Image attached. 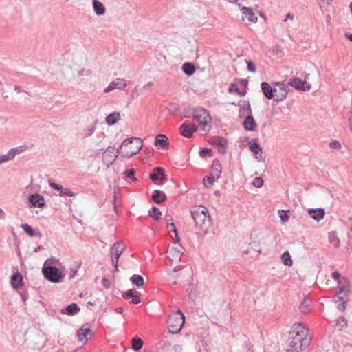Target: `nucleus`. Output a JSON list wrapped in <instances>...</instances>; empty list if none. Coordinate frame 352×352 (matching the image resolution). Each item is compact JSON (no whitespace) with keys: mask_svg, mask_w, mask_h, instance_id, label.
<instances>
[{"mask_svg":"<svg viewBox=\"0 0 352 352\" xmlns=\"http://www.w3.org/2000/svg\"><path fill=\"white\" fill-rule=\"evenodd\" d=\"M331 277L334 280H338V287L333 296L336 302H340L337 308L340 311L346 309V304L349 300V294L350 292V283L347 277H341L340 274L338 271L332 273Z\"/></svg>","mask_w":352,"mask_h":352,"instance_id":"obj_1","label":"nucleus"},{"mask_svg":"<svg viewBox=\"0 0 352 352\" xmlns=\"http://www.w3.org/2000/svg\"><path fill=\"white\" fill-rule=\"evenodd\" d=\"M190 214L195 228L201 231L204 236L206 235L212 225L208 210L203 206H199L191 210Z\"/></svg>","mask_w":352,"mask_h":352,"instance_id":"obj_2","label":"nucleus"},{"mask_svg":"<svg viewBox=\"0 0 352 352\" xmlns=\"http://www.w3.org/2000/svg\"><path fill=\"white\" fill-rule=\"evenodd\" d=\"M309 344V340L307 338V331L301 332V334L289 333V338L286 341L287 352H300L306 348Z\"/></svg>","mask_w":352,"mask_h":352,"instance_id":"obj_3","label":"nucleus"},{"mask_svg":"<svg viewBox=\"0 0 352 352\" xmlns=\"http://www.w3.org/2000/svg\"><path fill=\"white\" fill-rule=\"evenodd\" d=\"M143 146V141L140 138L132 137L125 139L120 146V155L130 158L140 152Z\"/></svg>","mask_w":352,"mask_h":352,"instance_id":"obj_4","label":"nucleus"},{"mask_svg":"<svg viewBox=\"0 0 352 352\" xmlns=\"http://www.w3.org/2000/svg\"><path fill=\"white\" fill-rule=\"evenodd\" d=\"M50 259L45 261L42 267V273L45 279L51 283H60L65 274L56 266L52 265L48 263Z\"/></svg>","mask_w":352,"mask_h":352,"instance_id":"obj_5","label":"nucleus"},{"mask_svg":"<svg viewBox=\"0 0 352 352\" xmlns=\"http://www.w3.org/2000/svg\"><path fill=\"white\" fill-rule=\"evenodd\" d=\"M179 114L182 118H192L196 120L199 123L204 126V129L208 132L211 129V126L209 123L212 120V118L209 113V111H202L201 114H192L191 111H179Z\"/></svg>","mask_w":352,"mask_h":352,"instance_id":"obj_6","label":"nucleus"},{"mask_svg":"<svg viewBox=\"0 0 352 352\" xmlns=\"http://www.w3.org/2000/svg\"><path fill=\"white\" fill-rule=\"evenodd\" d=\"M167 322L169 327L168 333L171 334H177L181 331L185 321L184 318H182L177 314H173L169 316Z\"/></svg>","mask_w":352,"mask_h":352,"instance_id":"obj_7","label":"nucleus"},{"mask_svg":"<svg viewBox=\"0 0 352 352\" xmlns=\"http://www.w3.org/2000/svg\"><path fill=\"white\" fill-rule=\"evenodd\" d=\"M126 245L122 241H117L113 243L111 248V257L115 270H118V263L122 253L126 250Z\"/></svg>","mask_w":352,"mask_h":352,"instance_id":"obj_8","label":"nucleus"},{"mask_svg":"<svg viewBox=\"0 0 352 352\" xmlns=\"http://www.w3.org/2000/svg\"><path fill=\"white\" fill-rule=\"evenodd\" d=\"M208 143L217 149L221 154L227 152L228 141L226 138L221 136H214L208 140Z\"/></svg>","mask_w":352,"mask_h":352,"instance_id":"obj_9","label":"nucleus"},{"mask_svg":"<svg viewBox=\"0 0 352 352\" xmlns=\"http://www.w3.org/2000/svg\"><path fill=\"white\" fill-rule=\"evenodd\" d=\"M120 154V148L109 146L103 153L102 162L107 167L113 164L118 155Z\"/></svg>","mask_w":352,"mask_h":352,"instance_id":"obj_10","label":"nucleus"},{"mask_svg":"<svg viewBox=\"0 0 352 352\" xmlns=\"http://www.w3.org/2000/svg\"><path fill=\"white\" fill-rule=\"evenodd\" d=\"M287 85H288V87L291 86L295 89L302 91H309L311 87L310 83L305 80H302L298 77L291 78Z\"/></svg>","mask_w":352,"mask_h":352,"instance_id":"obj_11","label":"nucleus"},{"mask_svg":"<svg viewBox=\"0 0 352 352\" xmlns=\"http://www.w3.org/2000/svg\"><path fill=\"white\" fill-rule=\"evenodd\" d=\"M274 85L279 87V91H277V92L275 93V97L273 98V99L276 102L282 101L286 98L289 91L288 85L283 82H274Z\"/></svg>","mask_w":352,"mask_h":352,"instance_id":"obj_12","label":"nucleus"},{"mask_svg":"<svg viewBox=\"0 0 352 352\" xmlns=\"http://www.w3.org/2000/svg\"><path fill=\"white\" fill-rule=\"evenodd\" d=\"M249 148L251 152L253 153L254 157L258 161H263L261 158L262 148L261 147L258 140L257 138H253L249 142Z\"/></svg>","mask_w":352,"mask_h":352,"instance_id":"obj_13","label":"nucleus"},{"mask_svg":"<svg viewBox=\"0 0 352 352\" xmlns=\"http://www.w3.org/2000/svg\"><path fill=\"white\" fill-rule=\"evenodd\" d=\"M197 129L198 128L196 125L187 124L186 123L182 124L179 129L180 134L186 138H190Z\"/></svg>","mask_w":352,"mask_h":352,"instance_id":"obj_14","label":"nucleus"},{"mask_svg":"<svg viewBox=\"0 0 352 352\" xmlns=\"http://www.w3.org/2000/svg\"><path fill=\"white\" fill-rule=\"evenodd\" d=\"M28 201L32 207L42 208L45 206V199L40 194H31L28 197Z\"/></svg>","mask_w":352,"mask_h":352,"instance_id":"obj_15","label":"nucleus"},{"mask_svg":"<svg viewBox=\"0 0 352 352\" xmlns=\"http://www.w3.org/2000/svg\"><path fill=\"white\" fill-rule=\"evenodd\" d=\"M261 90L264 96L267 100L273 99L275 97V93L277 92V89L272 87L268 82H262L261 84Z\"/></svg>","mask_w":352,"mask_h":352,"instance_id":"obj_16","label":"nucleus"},{"mask_svg":"<svg viewBox=\"0 0 352 352\" xmlns=\"http://www.w3.org/2000/svg\"><path fill=\"white\" fill-rule=\"evenodd\" d=\"M126 87V80L124 78H116L109 83V86L104 90V93L109 92L113 89L122 90Z\"/></svg>","mask_w":352,"mask_h":352,"instance_id":"obj_17","label":"nucleus"},{"mask_svg":"<svg viewBox=\"0 0 352 352\" xmlns=\"http://www.w3.org/2000/svg\"><path fill=\"white\" fill-rule=\"evenodd\" d=\"M309 215L316 221H320L322 220L325 214L324 209L322 208H309L308 210Z\"/></svg>","mask_w":352,"mask_h":352,"instance_id":"obj_18","label":"nucleus"},{"mask_svg":"<svg viewBox=\"0 0 352 352\" xmlns=\"http://www.w3.org/2000/svg\"><path fill=\"white\" fill-rule=\"evenodd\" d=\"M244 129L249 131H252L256 126V123L252 115V111H249V114L245 117L243 122Z\"/></svg>","mask_w":352,"mask_h":352,"instance_id":"obj_19","label":"nucleus"},{"mask_svg":"<svg viewBox=\"0 0 352 352\" xmlns=\"http://www.w3.org/2000/svg\"><path fill=\"white\" fill-rule=\"evenodd\" d=\"M122 297L124 299L131 298V302L133 304H138L140 302V297L138 295V292L135 289H130L126 292L122 294Z\"/></svg>","mask_w":352,"mask_h":352,"instance_id":"obj_20","label":"nucleus"},{"mask_svg":"<svg viewBox=\"0 0 352 352\" xmlns=\"http://www.w3.org/2000/svg\"><path fill=\"white\" fill-rule=\"evenodd\" d=\"M88 334H91V330L87 323L82 325L76 332V336L79 341H82L84 339L87 340Z\"/></svg>","mask_w":352,"mask_h":352,"instance_id":"obj_21","label":"nucleus"},{"mask_svg":"<svg viewBox=\"0 0 352 352\" xmlns=\"http://www.w3.org/2000/svg\"><path fill=\"white\" fill-rule=\"evenodd\" d=\"M10 283L14 289H19L23 285V276L21 273H14L10 279Z\"/></svg>","mask_w":352,"mask_h":352,"instance_id":"obj_22","label":"nucleus"},{"mask_svg":"<svg viewBox=\"0 0 352 352\" xmlns=\"http://www.w3.org/2000/svg\"><path fill=\"white\" fill-rule=\"evenodd\" d=\"M154 144L155 146L167 149L169 146L168 138L164 134H159L155 137Z\"/></svg>","mask_w":352,"mask_h":352,"instance_id":"obj_23","label":"nucleus"},{"mask_svg":"<svg viewBox=\"0 0 352 352\" xmlns=\"http://www.w3.org/2000/svg\"><path fill=\"white\" fill-rule=\"evenodd\" d=\"M151 199L155 204H161L166 201L167 197L162 190H155L151 195Z\"/></svg>","mask_w":352,"mask_h":352,"instance_id":"obj_24","label":"nucleus"},{"mask_svg":"<svg viewBox=\"0 0 352 352\" xmlns=\"http://www.w3.org/2000/svg\"><path fill=\"white\" fill-rule=\"evenodd\" d=\"M80 307L75 303H71L61 310V313L69 316H74L80 311Z\"/></svg>","mask_w":352,"mask_h":352,"instance_id":"obj_25","label":"nucleus"},{"mask_svg":"<svg viewBox=\"0 0 352 352\" xmlns=\"http://www.w3.org/2000/svg\"><path fill=\"white\" fill-rule=\"evenodd\" d=\"M249 245L258 254L261 252L260 240L256 233H252L250 235V242Z\"/></svg>","mask_w":352,"mask_h":352,"instance_id":"obj_26","label":"nucleus"},{"mask_svg":"<svg viewBox=\"0 0 352 352\" xmlns=\"http://www.w3.org/2000/svg\"><path fill=\"white\" fill-rule=\"evenodd\" d=\"M182 72L187 76H192L196 72L195 63L192 62H185L182 67Z\"/></svg>","mask_w":352,"mask_h":352,"instance_id":"obj_27","label":"nucleus"},{"mask_svg":"<svg viewBox=\"0 0 352 352\" xmlns=\"http://www.w3.org/2000/svg\"><path fill=\"white\" fill-rule=\"evenodd\" d=\"M92 6L96 15L102 16L105 14L106 8L99 0H92Z\"/></svg>","mask_w":352,"mask_h":352,"instance_id":"obj_28","label":"nucleus"},{"mask_svg":"<svg viewBox=\"0 0 352 352\" xmlns=\"http://www.w3.org/2000/svg\"><path fill=\"white\" fill-rule=\"evenodd\" d=\"M27 148L26 145H22L20 146L14 147L10 149L6 155L7 156L8 160H12L14 159V156L17 154H19L23 151H25Z\"/></svg>","mask_w":352,"mask_h":352,"instance_id":"obj_29","label":"nucleus"},{"mask_svg":"<svg viewBox=\"0 0 352 352\" xmlns=\"http://www.w3.org/2000/svg\"><path fill=\"white\" fill-rule=\"evenodd\" d=\"M120 120V115L118 111H113L107 116L105 118L106 123L109 126H113Z\"/></svg>","mask_w":352,"mask_h":352,"instance_id":"obj_30","label":"nucleus"},{"mask_svg":"<svg viewBox=\"0 0 352 352\" xmlns=\"http://www.w3.org/2000/svg\"><path fill=\"white\" fill-rule=\"evenodd\" d=\"M222 166L221 162L218 160H214L211 166V174L214 175L216 178H219L221 176Z\"/></svg>","mask_w":352,"mask_h":352,"instance_id":"obj_31","label":"nucleus"},{"mask_svg":"<svg viewBox=\"0 0 352 352\" xmlns=\"http://www.w3.org/2000/svg\"><path fill=\"white\" fill-rule=\"evenodd\" d=\"M242 13L248 17V20L252 23H256L258 17L253 12L252 9L249 7H243L241 8Z\"/></svg>","mask_w":352,"mask_h":352,"instance_id":"obj_32","label":"nucleus"},{"mask_svg":"<svg viewBox=\"0 0 352 352\" xmlns=\"http://www.w3.org/2000/svg\"><path fill=\"white\" fill-rule=\"evenodd\" d=\"M21 228L23 229L24 232L31 237H38L41 238L42 234L40 232H36L30 225L28 223L21 224Z\"/></svg>","mask_w":352,"mask_h":352,"instance_id":"obj_33","label":"nucleus"},{"mask_svg":"<svg viewBox=\"0 0 352 352\" xmlns=\"http://www.w3.org/2000/svg\"><path fill=\"white\" fill-rule=\"evenodd\" d=\"M164 168L162 167H155L153 168V172L150 173L149 178L153 182L159 180L160 179V176L164 173Z\"/></svg>","mask_w":352,"mask_h":352,"instance_id":"obj_34","label":"nucleus"},{"mask_svg":"<svg viewBox=\"0 0 352 352\" xmlns=\"http://www.w3.org/2000/svg\"><path fill=\"white\" fill-rule=\"evenodd\" d=\"M165 219L166 221H171V223L168 224V228H172L171 231L175 234V240L176 242L179 243L181 239L178 235L177 230L173 223V217L170 215L167 214L165 216Z\"/></svg>","mask_w":352,"mask_h":352,"instance_id":"obj_35","label":"nucleus"},{"mask_svg":"<svg viewBox=\"0 0 352 352\" xmlns=\"http://www.w3.org/2000/svg\"><path fill=\"white\" fill-rule=\"evenodd\" d=\"M229 93H236L240 96H245L246 94V91L245 89H240L236 83L232 82L231 83L228 89Z\"/></svg>","mask_w":352,"mask_h":352,"instance_id":"obj_36","label":"nucleus"},{"mask_svg":"<svg viewBox=\"0 0 352 352\" xmlns=\"http://www.w3.org/2000/svg\"><path fill=\"white\" fill-rule=\"evenodd\" d=\"M131 283L138 287H141L144 285V278L139 274H133L130 278Z\"/></svg>","mask_w":352,"mask_h":352,"instance_id":"obj_37","label":"nucleus"},{"mask_svg":"<svg viewBox=\"0 0 352 352\" xmlns=\"http://www.w3.org/2000/svg\"><path fill=\"white\" fill-rule=\"evenodd\" d=\"M144 342L140 337H135L131 340V348L135 351H140L143 346Z\"/></svg>","mask_w":352,"mask_h":352,"instance_id":"obj_38","label":"nucleus"},{"mask_svg":"<svg viewBox=\"0 0 352 352\" xmlns=\"http://www.w3.org/2000/svg\"><path fill=\"white\" fill-rule=\"evenodd\" d=\"M329 241L330 243L333 244L335 248H338L340 246V239L338 237L336 232H331L329 233Z\"/></svg>","mask_w":352,"mask_h":352,"instance_id":"obj_39","label":"nucleus"},{"mask_svg":"<svg viewBox=\"0 0 352 352\" xmlns=\"http://www.w3.org/2000/svg\"><path fill=\"white\" fill-rule=\"evenodd\" d=\"M148 215L153 220L157 221L161 219L162 212L156 206H153L148 211Z\"/></svg>","mask_w":352,"mask_h":352,"instance_id":"obj_40","label":"nucleus"},{"mask_svg":"<svg viewBox=\"0 0 352 352\" xmlns=\"http://www.w3.org/2000/svg\"><path fill=\"white\" fill-rule=\"evenodd\" d=\"M281 259L283 263L285 265L292 266L293 264L292 256L289 254V252L287 251L283 252V254L281 256Z\"/></svg>","mask_w":352,"mask_h":352,"instance_id":"obj_41","label":"nucleus"},{"mask_svg":"<svg viewBox=\"0 0 352 352\" xmlns=\"http://www.w3.org/2000/svg\"><path fill=\"white\" fill-rule=\"evenodd\" d=\"M187 292L188 298L194 300L196 298L197 294L196 285H194L193 284H190L188 285V287L187 288Z\"/></svg>","mask_w":352,"mask_h":352,"instance_id":"obj_42","label":"nucleus"},{"mask_svg":"<svg viewBox=\"0 0 352 352\" xmlns=\"http://www.w3.org/2000/svg\"><path fill=\"white\" fill-rule=\"evenodd\" d=\"M219 178H216L214 175L210 173V176H205L204 177L203 184L206 188H208L209 185H212Z\"/></svg>","mask_w":352,"mask_h":352,"instance_id":"obj_43","label":"nucleus"},{"mask_svg":"<svg viewBox=\"0 0 352 352\" xmlns=\"http://www.w3.org/2000/svg\"><path fill=\"white\" fill-rule=\"evenodd\" d=\"M239 110H251L250 102L245 100H240L237 103Z\"/></svg>","mask_w":352,"mask_h":352,"instance_id":"obj_44","label":"nucleus"},{"mask_svg":"<svg viewBox=\"0 0 352 352\" xmlns=\"http://www.w3.org/2000/svg\"><path fill=\"white\" fill-rule=\"evenodd\" d=\"M304 331H307V329L303 327L300 323L294 324L293 326V331L289 332V333H298L301 334V332H304Z\"/></svg>","mask_w":352,"mask_h":352,"instance_id":"obj_45","label":"nucleus"},{"mask_svg":"<svg viewBox=\"0 0 352 352\" xmlns=\"http://www.w3.org/2000/svg\"><path fill=\"white\" fill-rule=\"evenodd\" d=\"M123 174L127 177L131 179L133 182H136L138 179L135 177V170L133 168L126 170Z\"/></svg>","mask_w":352,"mask_h":352,"instance_id":"obj_46","label":"nucleus"},{"mask_svg":"<svg viewBox=\"0 0 352 352\" xmlns=\"http://www.w3.org/2000/svg\"><path fill=\"white\" fill-rule=\"evenodd\" d=\"M182 269V266L179 265L175 267L172 270H170L168 274L170 276L176 278L179 276V274H177V272H179Z\"/></svg>","mask_w":352,"mask_h":352,"instance_id":"obj_47","label":"nucleus"},{"mask_svg":"<svg viewBox=\"0 0 352 352\" xmlns=\"http://www.w3.org/2000/svg\"><path fill=\"white\" fill-rule=\"evenodd\" d=\"M96 126L94 125H91L84 129V136L83 138H87L90 137L95 131Z\"/></svg>","mask_w":352,"mask_h":352,"instance_id":"obj_48","label":"nucleus"},{"mask_svg":"<svg viewBox=\"0 0 352 352\" xmlns=\"http://www.w3.org/2000/svg\"><path fill=\"white\" fill-rule=\"evenodd\" d=\"M245 62L247 63V71L252 73H255L256 72V67L255 63L251 60H245Z\"/></svg>","mask_w":352,"mask_h":352,"instance_id":"obj_49","label":"nucleus"},{"mask_svg":"<svg viewBox=\"0 0 352 352\" xmlns=\"http://www.w3.org/2000/svg\"><path fill=\"white\" fill-rule=\"evenodd\" d=\"M299 309L301 313L306 314L309 311V303L307 301V299L305 298L299 306Z\"/></svg>","mask_w":352,"mask_h":352,"instance_id":"obj_50","label":"nucleus"},{"mask_svg":"<svg viewBox=\"0 0 352 352\" xmlns=\"http://www.w3.org/2000/svg\"><path fill=\"white\" fill-rule=\"evenodd\" d=\"M59 195L72 197L74 195V192L71 189L62 188V190L59 192Z\"/></svg>","mask_w":352,"mask_h":352,"instance_id":"obj_51","label":"nucleus"},{"mask_svg":"<svg viewBox=\"0 0 352 352\" xmlns=\"http://www.w3.org/2000/svg\"><path fill=\"white\" fill-rule=\"evenodd\" d=\"M199 153L201 157H205L206 155L211 156L212 153V151L210 148H204L200 149Z\"/></svg>","mask_w":352,"mask_h":352,"instance_id":"obj_52","label":"nucleus"},{"mask_svg":"<svg viewBox=\"0 0 352 352\" xmlns=\"http://www.w3.org/2000/svg\"><path fill=\"white\" fill-rule=\"evenodd\" d=\"M252 184L256 188H261L263 185V180L261 177H255L253 179Z\"/></svg>","mask_w":352,"mask_h":352,"instance_id":"obj_53","label":"nucleus"},{"mask_svg":"<svg viewBox=\"0 0 352 352\" xmlns=\"http://www.w3.org/2000/svg\"><path fill=\"white\" fill-rule=\"evenodd\" d=\"M336 325L337 326H342V327H346L347 326V320L345 317L341 316L336 320Z\"/></svg>","mask_w":352,"mask_h":352,"instance_id":"obj_54","label":"nucleus"},{"mask_svg":"<svg viewBox=\"0 0 352 352\" xmlns=\"http://www.w3.org/2000/svg\"><path fill=\"white\" fill-rule=\"evenodd\" d=\"M329 147L333 149H340L341 148V144L337 140H332L329 143Z\"/></svg>","mask_w":352,"mask_h":352,"instance_id":"obj_55","label":"nucleus"},{"mask_svg":"<svg viewBox=\"0 0 352 352\" xmlns=\"http://www.w3.org/2000/svg\"><path fill=\"white\" fill-rule=\"evenodd\" d=\"M102 283L103 287L106 289H109L111 285V281L108 278H102Z\"/></svg>","mask_w":352,"mask_h":352,"instance_id":"obj_56","label":"nucleus"},{"mask_svg":"<svg viewBox=\"0 0 352 352\" xmlns=\"http://www.w3.org/2000/svg\"><path fill=\"white\" fill-rule=\"evenodd\" d=\"M50 186H51L52 188H53L54 190H57L59 192L62 190V188H63V186L61 185L58 184L55 182H51Z\"/></svg>","mask_w":352,"mask_h":352,"instance_id":"obj_57","label":"nucleus"},{"mask_svg":"<svg viewBox=\"0 0 352 352\" xmlns=\"http://www.w3.org/2000/svg\"><path fill=\"white\" fill-rule=\"evenodd\" d=\"M145 155L148 157L152 155L154 153V150L152 147H148L144 149Z\"/></svg>","mask_w":352,"mask_h":352,"instance_id":"obj_58","label":"nucleus"},{"mask_svg":"<svg viewBox=\"0 0 352 352\" xmlns=\"http://www.w3.org/2000/svg\"><path fill=\"white\" fill-rule=\"evenodd\" d=\"M240 84L243 86L242 89H245V90L247 91L248 90V80L246 79H241L239 80Z\"/></svg>","mask_w":352,"mask_h":352,"instance_id":"obj_59","label":"nucleus"},{"mask_svg":"<svg viewBox=\"0 0 352 352\" xmlns=\"http://www.w3.org/2000/svg\"><path fill=\"white\" fill-rule=\"evenodd\" d=\"M8 159L6 155L0 156V164L6 162H8Z\"/></svg>","mask_w":352,"mask_h":352,"instance_id":"obj_60","label":"nucleus"},{"mask_svg":"<svg viewBox=\"0 0 352 352\" xmlns=\"http://www.w3.org/2000/svg\"><path fill=\"white\" fill-rule=\"evenodd\" d=\"M280 217L283 222H286L289 219V216L287 214H281Z\"/></svg>","mask_w":352,"mask_h":352,"instance_id":"obj_61","label":"nucleus"},{"mask_svg":"<svg viewBox=\"0 0 352 352\" xmlns=\"http://www.w3.org/2000/svg\"><path fill=\"white\" fill-rule=\"evenodd\" d=\"M182 249L183 247L181 245L180 243H178V246L175 248V250L177 251L179 255L182 253Z\"/></svg>","mask_w":352,"mask_h":352,"instance_id":"obj_62","label":"nucleus"},{"mask_svg":"<svg viewBox=\"0 0 352 352\" xmlns=\"http://www.w3.org/2000/svg\"><path fill=\"white\" fill-rule=\"evenodd\" d=\"M344 36L351 42H352V34L349 32H344Z\"/></svg>","mask_w":352,"mask_h":352,"instance_id":"obj_63","label":"nucleus"},{"mask_svg":"<svg viewBox=\"0 0 352 352\" xmlns=\"http://www.w3.org/2000/svg\"><path fill=\"white\" fill-rule=\"evenodd\" d=\"M352 351V345L345 346L343 352H351Z\"/></svg>","mask_w":352,"mask_h":352,"instance_id":"obj_64","label":"nucleus"}]
</instances>
